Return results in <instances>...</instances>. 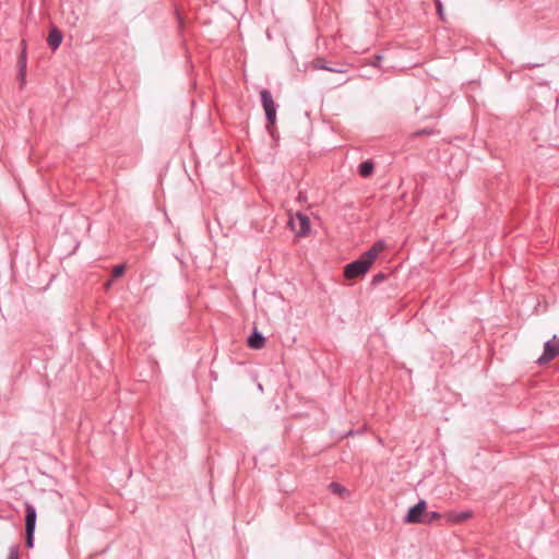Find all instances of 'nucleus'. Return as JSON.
Returning a JSON list of instances; mask_svg holds the SVG:
<instances>
[{
	"instance_id": "obj_1",
	"label": "nucleus",
	"mask_w": 559,
	"mask_h": 559,
	"mask_svg": "<svg viewBox=\"0 0 559 559\" xmlns=\"http://www.w3.org/2000/svg\"><path fill=\"white\" fill-rule=\"evenodd\" d=\"M384 243L376 242L368 251H366L358 260L347 264L344 267V276L347 280H355L364 276L379 254L383 251Z\"/></svg>"
},
{
	"instance_id": "obj_2",
	"label": "nucleus",
	"mask_w": 559,
	"mask_h": 559,
	"mask_svg": "<svg viewBox=\"0 0 559 559\" xmlns=\"http://www.w3.org/2000/svg\"><path fill=\"white\" fill-rule=\"evenodd\" d=\"M24 508H25L26 546L28 548H33L37 513H36L35 507L29 502H25Z\"/></svg>"
},
{
	"instance_id": "obj_3",
	"label": "nucleus",
	"mask_w": 559,
	"mask_h": 559,
	"mask_svg": "<svg viewBox=\"0 0 559 559\" xmlns=\"http://www.w3.org/2000/svg\"><path fill=\"white\" fill-rule=\"evenodd\" d=\"M288 225L298 237H306L310 231V221L300 212L290 216Z\"/></svg>"
},
{
	"instance_id": "obj_4",
	"label": "nucleus",
	"mask_w": 559,
	"mask_h": 559,
	"mask_svg": "<svg viewBox=\"0 0 559 559\" xmlns=\"http://www.w3.org/2000/svg\"><path fill=\"white\" fill-rule=\"evenodd\" d=\"M426 510L427 502L425 500H420L416 506L408 510L404 522L407 524L423 523Z\"/></svg>"
},
{
	"instance_id": "obj_5",
	"label": "nucleus",
	"mask_w": 559,
	"mask_h": 559,
	"mask_svg": "<svg viewBox=\"0 0 559 559\" xmlns=\"http://www.w3.org/2000/svg\"><path fill=\"white\" fill-rule=\"evenodd\" d=\"M559 355V337L556 335L548 342H546L544 346V353L539 357L538 362L545 364L554 359Z\"/></svg>"
},
{
	"instance_id": "obj_6",
	"label": "nucleus",
	"mask_w": 559,
	"mask_h": 559,
	"mask_svg": "<svg viewBox=\"0 0 559 559\" xmlns=\"http://www.w3.org/2000/svg\"><path fill=\"white\" fill-rule=\"evenodd\" d=\"M261 98L269 122L274 123L276 119V110L272 95L267 91H263L261 92Z\"/></svg>"
},
{
	"instance_id": "obj_7",
	"label": "nucleus",
	"mask_w": 559,
	"mask_h": 559,
	"mask_svg": "<svg viewBox=\"0 0 559 559\" xmlns=\"http://www.w3.org/2000/svg\"><path fill=\"white\" fill-rule=\"evenodd\" d=\"M448 522L460 524L464 523L467 520L473 518V512L469 510L457 512V511H449L443 515Z\"/></svg>"
},
{
	"instance_id": "obj_8",
	"label": "nucleus",
	"mask_w": 559,
	"mask_h": 559,
	"mask_svg": "<svg viewBox=\"0 0 559 559\" xmlns=\"http://www.w3.org/2000/svg\"><path fill=\"white\" fill-rule=\"evenodd\" d=\"M62 38V33L57 27H52L49 32L47 44L52 50H56L61 45Z\"/></svg>"
},
{
	"instance_id": "obj_9",
	"label": "nucleus",
	"mask_w": 559,
	"mask_h": 559,
	"mask_svg": "<svg viewBox=\"0 0 559 559\" xmlns=\"http://www.w3.org/2000/svg\"><path fill=\"white\" fill-rule=\"evenodd\" d=\"M247 344L253 349H261L265 345V337L254 329L251 336L247 340Z\"/></svg>"
},
{
	"instance_id": "obj_10",
	"label": "nucleus",
	"mask_w": 559,
	"mask_h": 559,
	"mask_svg": "<svg viewBox=\"0 0 559 559\" xmlns=\"http://www.w3.org/2000/svg\"><path fill=\"white\" fill-rule=\"evenodd\" d=\"M372 173H373V164L371 162L367 160L359 165V175L361 177L367 178V177L371 176Z\"/></svg>"
},
{
	"instance_id": "obj_11",
	"label": "nucleus",
	"mask_w": 559,
	"mask_h": 559,
	"mask_svg": "<svg viewBox=\"0 0 559 559\" xmlns=\"http://www.w3.org/2000/svg\"><path fill=\"white\" fill-rule=\"evenodd\" d=\"M22 53L19 59V67H20V75L24 78L25 75V69H26V45L25 41H22Z\"/></svg>"
},
{
	"instance_id": "obj_12",
	"label": "nucleus",
	"mask_w": 559,
	"mask_h": 559,
	"mask_svg": "<svg viewBox=\"0 0 559 559\" xmlns=\"http://www.w3.org/2000/svg\"><path fill=\"white\" fill-rule=\"evenodd\" d=\"M442 516L443 515H441L438 512H426L423 523L431 524L432 522L441 519Z\"/></svg>"
},
{
	"instance_id": "obj_13",
	"label": "nucleus",
	"mask_w": 559,
	"mask_h": 559,
	"mask_svg": "<svg viewBox=\"0 0 559 559\" xmlns=\"http://www.w3.org/2000/svg\"><path fill=\"white\" fill-rule=\"evenodd\" d=\"M330 490L338 496H343L346 492V489L337 483H332L330 485Z\"/></svg>"
},
{
	"instance_id": "obj_14",
	"label": "nucleus",
	"mask_w": 559,
	"mask_h": 559,
	"mask_svg": "<svg viewBox=\"0 0 559 559\" xmlns=\"http://www.w3.org/2000/svg\"><path fill=\"white\" fill-rule=\"evenodd\" d=\"M8 559H20L19 548L17 547L14 546V547H11L9 549Z\"/></svg>"
},
{
	"instance_id": "obj_15",
	"label": "nucleus",
	"mask_w": 559,
	"mask_h": 559,
	"mask_svg": "<svg viewBox=\"0 0 559 559\" xmlns=\"http://www.w3.org/2000/svg\"><path fill=\"white\" fill-rule=\"evenodd\" d=\"M124 272V266L123 265H117L114 267L112 270V276L114 277H119L123 274Z\"/></svg>"
},
{
	"instance_id": "obj_16",
	"label": "nucleus",
	"mask_w": 559,
	"mask_h": 559,
	"mask_svg": "<svg viewBox=\"0 0 559 559\" xmlns=\"http://www.w3.org/2000/svg\"><path fill=\"white\" fill-rule=\"evenodd\" d=\"M438 13L441 19H443V9L440 2L437 3Z\"/></svg>"
},
{
	"instance_id": "obj_17",
	"label": "nucleus",
	"mask_w": 559,
	"mask_h": 559,
	"mask_svg": "<svg viewBox=\"0 0 559 559\" xmlns=\"http://www.w3.org/2000/svg\"><path fill=\"white\" fill-rule=\"evenodd\" d=\"M381 278H382V275H377V276L374 277V280H376V281H381Z\"/></svg>"
}]
</instances>
